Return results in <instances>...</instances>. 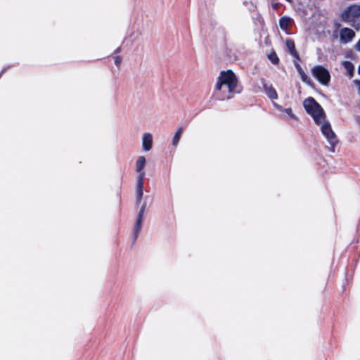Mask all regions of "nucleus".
I'll return each mask as SVG.
<instances>
[{"instance_id": "obj_1", "label": "nucleus", "mask_w": 360, "mask_h": 360, "mask_svg": "<svg viewBox=\"0 0 360 360\" xmlns=\"http://www.w3.org/2000/svg\"><path fill=\"white\" fill-rule=\"evenodd\" d=\"M243 90L235 73L228 70L221 71L218 77L214 90V96L221 101L232 98L235 94Z\"/></svg>"}, {"instance_id": "obj_2", "label": "nucleus", "mask_w": 360, "mask_h": 360, "mask_svg": "<svg viewBox=\"0 0 360 360\" xmlns=\"http://www.w3.org/2000/svg\"><path fill=\"white\" fill-rule=\"evenodd\" d=\"M307 112L310 115L315 123L320 125L325 120V112L321 105L312 97H308L303 102Z\"/></svg>"}, {"instance_id": "obj_3", "label": "nucleus", "mask_w": 360, "mask_h": 360, "mask_svg": "<svg viewBox=\"0 0 360 360\" xmlns=\"http://www.w3.org/2000/svg\"><path fill=\"white\" fill-rule=\"evenodd\" d=\"M341 19L356 30H360V4H354L347 6L342 13Z\"/></svg>"}, {"instance_id": "obj_4", "label": "nucleus", "mask_w": 360, "mask_h": 360, "mask_svg": "<svg viewBox=\"0 0 360 360\" xmlns=\"http://www.w3.org/2000/svg\"><path fill=\"white\" fill-rule=\"evenodd\" d=\"M311 74L321 84L328 85L330 81V74L326 68L322 65H316L311 69Z\"/></svg>"}, {"instance_id": "obj_5", "label": "nucleus", "mask_w": 360, "mask_h": 360, "mask_svg": "<svg viewBox=\"0 0 360 360\" xmlns=\"http://www.w3.org/2000/svg\"><path fill=\"white\" fill-rule=\"evenodd\" d=\"M321 130L323 135L326 137L328 142L331 146L330 150L334 152V147L335 144L338 143V139L335 134L333 131L330 124L328 121H326L325 120L321 123Z\"/></svg>"}, {"instance_id": "obj_6", "label": "nucleus", "mask_w": 360, "mask_h": 360, "mask_svg": "<svg viewBox=\"0 0 360 360\" xmlns=\"http://www.w3.org/2000/svg\"><path fill=\"white\" fill-rule=\"evenodd\" d=\"M141 207L139 208V212L136 216V219L135 221L134 229H133V239L135 241L141 230L142 228V223L143 221V215L145 213V211L147 208V202L146 200H145L143 202L141 201V203L140 204Z\"/></svg>"}, {"instance_id": "obj_7", "label": "nucleus", "mask_w": 360, "mask_h": 360, "mask_svg": "<svg viewBox=\"0 0 360 360\" xmlns=\"http://www.w3.org/2000/svg\"><path fill=\"white\" fill-rule=\"evenodd\" d=\"M355 32L350 28L343 27L340 30V41L342 44H348L355 37Z\"/></svg>"}, {"instance_id": "obj_8", "label": "nucleus", "mask_w": 360, "mask_h": 360, "mask_svg": "<svg viewBox=\"0 0 360 360\" xmlns=\"http://www.w3.org/2000/svg\"><path fill=\"white\" fill-rule=\"evenodd\" d=\"M260 81L267 96L271 100L277 99L278 94L276 93V89L272 86V85H268L267 83L265 82V79L263 78L261 79Z\"/></svg>"}, {"instance_id": "obj_9", "label": "nucleus", "mask_w": 360, "mask_h": 360, "mask_svg": "<svg viewBox=\"0 0 360 360\" xmlns=\"http://www.w3.org/2000/svg\"><path fill=\"white\" fill-rule=\"evenodd\" d=\"M142 146L145 151H149L153 146V136L150 133H145L142 138Z\"/></svg>"}, {"instance_id": "obj_10", "label": "nucleus", "mask_w": 360, "mask_h": 360, "mask_svg": "<svg viewBox=\"0 0 360 360\" xmlns=\"http://www.w3.org/2000/svg\"><path fill=\"white\" fill-rule=\"evenodd\" d=\"M295 66L299 75H300L302 81L309 85H311L312 82L311 79L305 74L301 65L298 63H295Z\"/></svg>"}, {"instance_id": "obj_11", "label": "nucleus", "mask_w": 360, "mask_h": 360, "mask_svg": "<svg viewBox=\"0 0 360 360\" xmlns=\"http://www.w3.org/2000/svg\"><path fill=\"white\" fill-rule=\"evenodd\" d=\"M285 45H286V47L288 48L290 53L294 58H295L297 60H300L299 54L297 53V51L295 49V46L294 41L290 39H288L285 41Z\"/></svg>"}, {"instance_id": "obj_12", "label": "nucleus", "mask_w": 360, "mask_h": 360, "mask_svg": "<svg viewBox=\"0 0 360 360\" xmlns=\"http://www.w3.org/2000/svg\"><path fill=\"white\" fill-rule=\"evenodd\" d=\"M292 18L290 17L284 16L279 20V26L281 30H287L292 25Z\"/></svg>"}, {"instance_id": "obj_13", "label": "nucleus", "mask_w": 360, "mask_h": 360, "mask_svg": "<svg viewBox=\"0 0 360 360\" xmlns=\"http://www.w3.org/2000/svg\"><path fill=\"white\" fill-rule=\"evenodd\" d=\"M143 196V186H137L136 188V205H139L141 203Z\"/></svg>"}, {"instance_id": "obj_14", "label": "nucleus", "mask_w": 360, "mask_h": 360, "mask_svg": "<svg viewBox=\"0 0 360 360\" xmlns=\"http://www.w3.org/2000/svg\"><path fill=\"white\" fill-rule=\"evenodd\" d=\"M184 128L182 127H180L177 129L176 133L174 134V136L172 139V146L174 147H176L179 141L181 139V134L183 133Z\"/></svg>"}, {"instance_id": "obj_15", "label": "nucleus", "mask_w": 360, "mask_h": 360, "mask_svg": "<svg viewBox=\"0 0 360 360\" xmlns=\"http://www.w3.org/2000/svg\"><path fill=\"white\" fill-rule=\"evenodd\" d=\"M146 160L145 157L139 156L136 162V171H143V168L146 166Z\"/></svg>"}, {"instance_id": "obj_16", "label": "nucleus", "mask_w": 360, "mask_h": 360, "mask_svg": "<svg viewBox=\"0 0 360 360\" xmlns=\"http://www.w3.org/2000/svg\"><path fill=\"white\" fill-rule=\"evenodd\" d=\"M139 173L138 177H137V186H143V181L145 179L146 173L144 171L137 172Z\"/></svg>"}, {"instance_id": "obj_17", "label": "nucleus", "mask_w": 360, "mask_h": 360, "mask_svg": "<svg viewBox=\"0 0 360 360\" xmlns=\"http://www.w3.org/2000/svg\"><path fill=\"white\" fill-rule=\"evenodd\" d=\"M276 106L278 110L285 112L290 117H291L292 118H296L295 115L292 113V109L290 108L283 109L282 106H281V105H276Z\"/></svg>"}, {"instance_id": "obj_18", "label": "nucleus", "mask_w": 360, "mask_h": 360, "mask_svg": "<svg viewBox=\"0 0 360 360\" xmlns=\"http://www.w3.org/2000/svg\"><path fill=\"white\" fill-rule=\"evenodd\" d=\"M269 59L273 64H278L279 59L275 53H272L268 56Z\"/></svg>"}, {"instance_id": "obj_19", "label": "nucleus", "mask_w": 360, "mask_h": 360, "mask_svg": "<svg viewBox=\"0 0 360 360\" xmlns=\"http://www.w3.org/2000/svg\"><path fill=\"white\" fill-rule=\"evenodd\" d=\"M344 65H345V68L348 70V71H353V65L352 64L349 62V61H345L344 63Z\"/></svg>"}, {"instance_id": "obj_20", "label": "nucleus", "mask_w": 360, "mask_h": 360, "mask_svg": "<svg viewBox=\"0 0 360 360\" xmlns=\"http://www.w3.org/2000/svg\"><path fill=\"white\" fill-rule=\"evenodd\" d=\"M114 60H115V65L119 67L122 62V58L120 56H115L114 58Z\"/></svg>"}, {"instance_id": "obj_21", "label": "nucleus", "mask_w": 360, "mask_h": 360, "mask_svg": "<svg viewBox=\"0 0 360 360\" xmlns=\"http://www.w3.org/2000/svg\"><path fill=\"white\" fill-rule=\"evenodd\" d=\"M354 49L358 51H360V39L357 41V43L355 44L354 46Z\"/></svg>"}, {"instance_id": "obj_22", "label": "nucleus", "mask_w": 360, "mask_h": 360, "mask_svg": "<svg viewBox=\"0 0 360 360\" xmlns=\"http://www.w3.org/2000/svg\"><path fill=\"white\" fill-rule=\"evenodd\" d=\"M355 84H356V86H357L358 92H359V94H360V81H359V80H356V81H355Z\"/></svg>"}, {"instance_id": "obj_23", "label": "nucleus", "mask_w": 360, "mask_h": 360, "mask_svg": "<svg viewBox=\"0 0 360 360\" xmlns=\"http://www.w3.org/2000/svg\"><path fill=\"white\" fill-rule=\"evenodd\" d=\"M6 68H4L1 72H0V77L2 76V75L6 71Z\"/></svg>"}, {"instance_id": "obj_24", "label": "nucleus", "mask_w": 360, "mask_h": 360, "mask_svg": "<svg viewBox=\"0 0 360 360\" xmlns=\"http://www.w3.org/2000/svg\"><path fill=\"white\" fill-rule=\"evenodd\" d=\"M356 122H357V123L359 124V125L360 126V116H358V117H356Z\"/></svg>"}, {"instance_id": "obj_25", "label": "nucleus", "mask_w": 360, "mask_h": 360, "mask_svg": "<svg viewBox=\"0 0 360 360\" xmlns=\"http://www.w3.org/2000/svg\"><path fill=\"white\" fill-rule=\"evenodd\" d=\"M121 50V48L120 47H118L115 51V53H117L118 52H120Z\"/></svg>"}, {"instance_id": "obj_26", "label": "nucleus", "mask_w": 360, "mask_h": 360, "mask_svg": "<svg viewBox=\"0 0 360 360\" xmlns=\"http://www.w3.org/2000/svg\"><path fill=\"white\" fill-rule=\"evenodd\" d=\"M277 6H278V5H277V4H274V5H273V7H274V8H277Z\"/></svg>"}, {"instance_id": "obj_27", "label": "nucleus", "mask_w": 360, "mask_h": 360, "mask_svg": "<svg viewBox=\"0 0 360 360\" xmlns=\"http://www.w3.org/2000/svg\"><path fill=\"white\" fill-rule=\"evenodd\" d=\"M286 1H287L288 2H290V3L292 1V0H286Z\"/></svg>"}, {"instance_id": "obj_28", "label": "nucleus", "mask_w": 360, "mask_h": 360, "mask_svg": "<svg viewBox=\"0 0 360 360\" xmlns=\"http://www.w3.org/2000/svg\"><path fill=\"white\" fill-rule=\"evenodd\" d=\"M359 72L360 74V66L359 67Z\"/></svg>"}]
</instances>
